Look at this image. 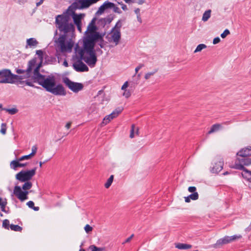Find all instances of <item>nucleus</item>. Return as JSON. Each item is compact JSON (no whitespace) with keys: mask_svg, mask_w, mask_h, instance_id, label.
<instances>
[{"mask_svg":"<svg viewBox=\"0 0 251 251\" xmlns=\"http://www.w3.org/2000/svg\"><path fill=\"white\" fill-rule=\"evenodd\" d=\"M50 92L55 95L60 96H65L66 94L64 87L61 84L55 85L52 88Z\"/></svg>","mask_w":251,"mask_h":251,"instance_id":"14","label":"nucleus"},{"mask_svg":"<svg viewBox=\"0 0 251 251\" xmlns=\"http://www.w3.org/2000/svg\"><path fill=\"white\" fill-rule=\"evenodd\" d=\"M157 72V70L155 69L152 72H149L145 74V78L146 79H149L151 75H154Z\"/></svg>","mask_w":251,"mask_h":251,"instance_id":"33","label":"nucleus"},{"mask_svg":"<svg viewBox=\"0 0 251 251\" xmlns=\"http://www.w3.org/2000/svg\"><path fill=\"white\" fill-rule=\"evenodd\" d=\"M13 193L21 201L28 199V192L27 191H22V188L19 186H15Z\"/></svg>","mask_w":251,"mask_h":251,"instance_id":"11","label":"nucleus"},{"mask_svg":"<svg viewBox=\"0 0 251 251\" xmlns=\"http://www.w3.org/2000/svg\"><path fill=\"white\" fill-rule=\"evenodd\" d=\"M38 83L50 92L52 88L55 86V79L53 76L49 75L46 77L45 75Z\"/></svg>","mask_w":251,"mask_h":251,"instance_id":"8","label":"nucleus"},{"mask_svg":"<svg viewBox=\"0 0 251 251\" xmlns=\"http://www.w3.org/2000/svg\"><path fill=\"white\" fill-rule=\"evenodd\" d=\"M27 165V163H21L19 162V167H25Z\"/></svg>","mask_w":251,"mask_h":251,"instance_id":"62","label":"nucleus"},{"mask_svg":"<svg viewBox=\"0 0 251 251\" xmlns=\"http://www.w3.org/2000/svg\"><path fill=\"white\" fill-rule=\"evenodd\" d=\"M112 8H113V11L115 13H117L118 14H121L122 12V11L120 10V9L118 7L116 6L115 4H114V6Z\"/></svg>","mask_w":251,"mask_h":251,"instance_id":"47","label":"nucleus"},{"mask_svg":"<svg viewBox=\"0 0 251 251\" xmlns=\"http://www.w3.org/2000/svg\"><path fill=\"white\" fill-rule=\"evenodd\" d=\"M175 247L179 250H188L192 248V245L179 243L175 244Z\"/></svg>","mask_w":251,"mask_h":251,"instance_id":"19","label":"nucleus"},{"mask_svg":"<svg viewBox=\"0 0 251 251\" xmlns=\"http://www.w3.org/2000/svg\"><path fill=\"white\" fill-rule=\"evenodd\" d=\"M134 12L137 16L140 15V9L139 8H136L134 10Z\"/></svg>","mask_w":251,"mask_h":251,"instance_id":"57","label":"nucleus"},{"mask_svg":"<svg viewBox=\"0 0 251 251\" xmlns=\"http://www.w3.org/2000/svg\"><path fill=\"white\" fill-rule=\"evenodd\" d=\"M36 61L35 59H32L28 62V67L26 70L17 69L16 73L20 74L24 73H26V76L25 77H29L30 75V73L33 70V67L35 66Z\"/></svg>","mask_w":251,"mask_h":251,"instance_id":"13","label":"nucleus"},{"mask_svg":"<svg viewBox=\"0 0 251 251\" xmlns=\"http://www.w3.org/2000/svg\"><path fill=\"white\" fill-rule=\"evenodd\" d=\"M188 191L189 192L194 193V192H196V188L195 186H190L188 188Z\"/></svg>","mask_w":251,"mask_h":251,"instance_id":"51","label":"nucleus"},{"mask_svg":"<svg viewBox=\"0 0 251 251\" xmlns=\"http://www.w3.org/2000/svg\"><path fill=\"white\" fill-rule=\"evenodd\" d=\"M32 152L31 153L29 154V155L31 156V157H32V156H33L37 152V147L36 146H33L32 147Z\"/></svg>","mask_w":251,"mask_h":251,"instance_id":"43","label":"nucleus"},{"mask_svg":"<svg viewBox=\"0 0 251 251\" xmlns=\"http://www.w3.org/2000/svg\"><path fill=\"white\" fill-rule=\"evenodd\" d=\"M64 83L70 90L75 93H77L83 88V85L82 83L72 81L68 78L64 80Z\"/></svg>","mask_w":251,"mask_h":251,"instance_id":"9","label":"nucleus"},{"mask_svg":"<svg viewBox=\"0 0 251 251\" xmlns=\"http://www.w3.org/2000/svg\"><path fill=\"white\" fill-rule=\"evenodd\" d=\"M105 9H105V7H104V6H103V4H102V5H101L100 7V8H99V10H98V13H101L103 12H104V11Z\"/></svg>","mask_w":251,"mask_h":251,"instance_id":"53","label":"nucleus"},{"mask_svg":"<svg viewBox=\"0 0 251 251\" xmlns=\"http://www.w3.org/2000/svg\"><path fill=\"white\" fill-rule=\"evenodd\" d=\"M188 196L192 200H197L199 199V194L197 192H194Z\"/></svg>","mask_w":251,"mask_h":251,"instance_id":"35","label":"nucleus"},{"mask_svg":"<svg viewBox=\"0 0 251 251\" xmlns=\"http://www.w3.org/2000/svg\"><path fill=\"white\" fill-rule=\"evenodd\" d=\"M137 21L140 23L141 24L142 22V19H141V15H138L137 16Z\"/></svg>","mask_w":251,"mask_h":251,"instance_id":"60","label":"nucleus"},{"mask_svg":"<svg viewBox=\"0 0 251 251\" xmlns=\"http://www.w3.org/2000/svg\"><path fill=\"white\" fill-rule=\"evenodd\" d=\"M206 48V46L203 44H199L196 48V50L194 51V52H197L201 51L202 50Z\"/></svg>","mask_w":251,"mask_h":251,"instance_id":"31","label":"nucleus"},{"mask_svg":"<svg viewBox=\"0 0 251 251\" xmlns=\"http://www.w3.org/2000/svg\"><path fill=\"white\" fill-rule=\"evenodd\" d=\"M6 132V124L5 123H2L1 125L0 132L4 135Z\"/></svg>","mask_w":251,"mask_h":251,"instance_id":"38","label":"nucleus"},{"mask_svg":"<svg viewBox=\"0 0 251 251\" xmlns=\"http://www.w3.org/2000/svg\"><path fill=\"white\" fill-rule=\"evenodd\" d=\"M222 128V126L220 124H216L211 126L210 130L208 132V134H212L215 132L218 131Z\"/></svg>","mask_w":251,"mask_h":251,"instance_id":"20","label":"nucleus"},{"mask_svg":"<svg viewBox=\"0 0 251 251\" xmlns=\"http://www.w3.org/2000/svg\"><path fill=\"white\" fill-rule=\"evenodd\" d=\"M112 120V119H111V117H109L108 115L105 116V118L103 119L102 123L104 125H106Z\"/></svg>","mask_w":251,"mask_h":251,"instance_id":"41","label":"nucleus"},{"mask_svg":"<svg viewBox=\"0 0 251 251\" xmlns=\"http://www.w3.org/2000/svg\"><path fill=\"white\" fill-rule=\"evenodd\" d=\"M230 34V31L228 29H226L221 34V37L222 38H226L228 35Z\"/></svg>","mask_w":251,"mask_h":251,"instance_id":"40","label":"nucleus"},{"mask_svg":"<svg viewBox=\"0 0 251 251\" xmlns=\"http://www.w3.org/2000/svg\"><path fill=\"white\" fill-rule=\"evenodd\" d=\"M251 165V158L245 157L238 158L235 162V168L239 170L244 169V165Z\"/></svg>","mask_w":251,"mask_h":251,"instance_id":"12","label":"nucleus"},{"mask_svg":"<svg viewBox=\"0 0 251 251\" xmlns=\"http://www.w3.org/2000/svg\"><path fill=\"white\" fill-rule=\"evenodd\" d=\"M123 96L126 98H128L131 96V92L129 90H124V92L123 94Z\"/></svg>","mask_w":251,"mask_h":251,"instance_id":"42","label":"nucleus"},{"mask_svg":"<svg viewBox=\"0 0 251 251\" xmlns=\"http://www.w3.org/2000/svg\"><path fill=\"white\" fill-rule=\"evenodd\" d=\"M6 111L9 112V114L13 115L16 114L18 112V110L16 108H11V109H4Z\"/></svg>","mask_w":251,"mask_h":251,"instance_id":"39","label":"nucleus"},{"mask_svg":"<svg viewBox=\"0 0 251 251\" xmlns=\"http://www.w3.org/2000/svg\"><path fill=\"white\" fill-rule=\"evenodd\" d=\"M6 204H7V201L5 199L4 200H3V202H2V203H1L0 205L1 211L4 212H5V213H7V212L5 210V207H6Z\"/></svg>","mask_w":251,"mask_h":251,"instance_id":"37","label":"nucleus"},{"mask_svg":"<svg viewBox=\"0 0 251 251\" xmlns=\"http://www.w3.org/2000/svg\"><path fill=\"white\" fill-rule=\"evenodd\" d=\"M36 54L39 56H41L43 55V52L41 50H38L36 51Z\"/></svg>","mask_w":251,"mask_h":251,"instance_id":"58","label":"nucleus"},{"mask_svg":"<svg viewBox=\"0 0 251 251\" xmlns=\"http://www.w3.org/2000/svg\"><path fill=\"white\" fill-rule=\"evenodd\" d=\"M71 122H68L66 124V126H65V127L67 128V129H69L71 127Z\"/></svg>","mask_w":251,"mask_h":251,"instance_id":"63","label":"nucleus"},{"mask_svg":"<svg viewBox=\"0 0 251 251\" xmlns=\"http://www.w3.org/2000/svg\"><path fill=\"white\" fill-rule=\"evenodd\" d=\"M133 236H134V234H132V235H131V236H130V237H129L128 238H127V239L125 241V242H124V243H123V244H124L126 243H128V242H129L131 241V240L132 239V238L133 237Z\"/></svg>","mask_w":251,"mask_h":251,"instance_id":"54","label":"nucleus"},{"mask_svg":"<svg viewBox=\"0 0 251 251\" xmlns=\"http://www.w3.org/2000/svg\"><path fill=\"white\" fill-rule=\"evenodd\" d=\"M25 84L27 85L30 86H33V84L32 82L29 81V80H26L25 81Z\"/></svg>","mask_w":251,"mask_h":251,"instance_id":"56","label":"nucleus"},{"mask_svg":"<svg viewBox=\"0 0 251 251\" xmlns=\"http://www.w3.org/2000/svg\"><path fill=\"white\" fill-rule=\"evenodd\" d=\"M75 25L81 24V15H77L73 12L72 16Z\"/></svg>","mask_w":251,"mask_h":251,"instance_id":"22","label":"nucleus"},{"mask_svg":"<svg viewBox=\"0 0 251 251\" xmlns=\"http://www.w3.org/2000/svg\"><path fill=\"white\" fill-rule=\"evenodd\" d=\"M229 237L230 239V242H231L236 240L241 239L242 237V236L241 235H234L233 236H229Z\"/></svg>","mask_w":251,"mask_h":251,"instance_id":"36","label":"nucleus"},{"mask_svg":"<svg viewBox=\"0 0 251 251\" xmlns=\"http://www.w3.org/2000/svg\"><path fill=\"white\" fill-rule=\"evenodd\" d=\"M95 19H93L89 24L87 29L85 32L83 39V47L89 52H92V50H95L94 47L97 41H103V36L97 31V27L95 25Z\"/></svg>","mask_w":251,"mask_h":251,"instance_id":"2","label":"nucleus"},{"mask_svg":"<svg viewBox=\"0 0 251 251\" xmlns=\"http://www.w3.org/2000/svg\"><path fill=\"white\" fill-rule=\"evenodd\" d=\"M118 4L121 5V7L122 9L124 11H126L127 10V6L123 3V2H118Z\"/></svg>","mask_w":251,"mask_h":251,"instance_id":"49","label":"nucleus"},{"mask_svg":"<svg viewBox=\"0 0 251 251\" xmlns=\"http://www.w3.org/2000/svg\"><path fill=\"white\" fill-rule=\"evenodd\" d=\"M84 229H85V231L86 233H88L89 232H90V231H92V230H93V228L92 227H91L90 225H86L84 227Z\"/></svg>","mask_w":251,"mask_h":251,"instance_id":"45","label":"nucleus"},{"mask_svg":"<svg viewBox=\"0 0 251 251\" xmlns=\"http://www.w3.org/2000/svg\"><path fill=\"white\" fill-rule=\"evenodd\" d=\"M220 42V39L219 37H217L215 38L213 40V44L215 45L219 43Z\"/></svg>","mask_w":251,"mask_h":251,"instance_id":"55","label":"nucleus"},{"mask_svg":"<svg viewBox=\"0 0 251 251\" xmlns=\"http://www.w3.org/2000/svg\"><path fill=\"white\" fill-rule=\"evenodd\" d=\"M27 205L30 208L33 209L34 211H38L39 207L34 206V203L32 201H29L26 203Z\"/></svg>","mask_w":251,"mask_h":251,"instance_id":"30","label":"nucleus"},{"mask_svg":"<svg viewBox=\"0 0 251 251\" xmlns=\"http://www.w3.org/2000/svg\"><path fill=\"white\" fill-rule=\"evenodd\" d=\"M77 26L78 30H79L80 32H81V24L75 25Z\"/></svg>","mask_w":251,"mask_h":251,"instance_id":"61","label":"nucleus"},{"mask_svg":"<svg viewBox=\"0 0 251 251\" xmlns=\"http://www.w3.org/2000/svg\"><path fill=\"white\" fill-rule=\"evenodd\" d=\"M128 86V81H126L124 83V84L123 85V86H122L121 89L122 90H127L126 88H127Z\"/></svg>","mask_w":251,"mask_h":251,"instance_id":"52","label":"nucleus"},{"mask_svg":"<svg viewBox=\"0 0 251 251\" xmlns=\"http://www.w3.org/2000/svg\"><path fill=\"white\" fill-rule=\"evenodd\" d=\"M26 44L30 47H35L37 45L38 42L35 38H31L26 40Z\"/></svg>","mask_w":251,"mask_h":251,"instance_id":"23","label":"nucleus"},{"mask_svg":"<svg viewBox=\"0 0 251 251\" xmlns=\"http://www.w3.org/2000/svg\"><path fill=\"white\" fill-rule=\"evenodd\" d=\"M211 13V10L210 9L205 11L203 14L202 21L203 22H206L210 17Z\"/></svg>","mask_w":251,"mask_h":251,"instance_id":"24","label":"nucleus"},{"mask_svg":"<svg viewBox=\"0 0 251 251\" xmlns=\"http://www.w3.org/2000/svg\"><path fill=\"white\" fill-rule=\"evenodd\" d=\"M230 242H231L229 236H226L224 238L219 239L215 244L214 246L215 247H218L224 244H226Z\"/></svg>","mask_w":251,"mask_h":251,"instance_id":"18","label":"nucleus"},{"mask_svg":"<svg viewBox=\"0 0 251 251\" xmlns=\"http://www.w3.org/2000/svg\"><path fill=\"white\" fill-rule=\"evenodd\" d=\"M69 16L65 14L58 15L55 18L56 26L64 35L74 31V25L69 22Z\"/></svg>","mask_w":251,"mask_h":251,"instance_id":"3","label":"nucleus"},{"mask_svg":"<svg viewBox=\"0 0 251 251\" xmlns=\"http://www.w3.org/2000/svg\"><path fill=\"white\" fill-rule=\"evenodd\" d=\"M19 162L18 159L17 160L12 161L10 164L11 168L16 170L19 167Z\"/></svg>","mask_w":251,"mask_h":251,"instance_id":"26","label":"nucleus"},{"mask_svg":"<svg viewBox=\"0 0 251 251\" xmlns=\"http://www.w3.org/2000/svg\"><path fill=\"white\" fill-rule=\"evenodd\" d=\"M237 155L241 157H245L251 155V147L249 146L242 149L237 153Z\"/></svg>","mask_w":251,"mask_h":251,"instance_id":"16","label":"nucleus"},{"mask_svg":"<svg viewBox=\"0 0 251 251\" xmlns=\"http://www.w3.org/2000/svg\"><path fill=\"white\" fill-rule=\"evenodd\" d=\"M25 183L23 184L22 186V189L24 191H27L31 188L32 186V184L31 182L28 181L25 182Z\"/></svg>","mask_w":251,"mask_h":251,"instance_id":"25","label":"nucleus"},{"mask_svg":"<svg viewBox=\"0 0 251 251\" xmlns=\"http://www.w3.org/2000/svg\"><path fill=\"white\" fill-rule=\"evenodd\" d=\"M99 0H76L74 3V5L77 8H87L91 5L96 3Z\"/></svg>","mask_w":251,"mask_h":251,"instance_id":"10","label":"nucleus"},{"mask_svg":"<svg viewBox=\"0 0 251 251\" xmlns=\"http://www.w3.org/2000/svg\"><path fill=\"white\" fill-rule=\"evenodd\" d=\"M144 66V64H140L138 66H137L135 69L136 74Z\"/></svg>","mask_w":251,"mask_h":251,"instance_id":"50","label":"nucleus"},{"mask_svg":"<svg viewBox=\"0 0 251 251\" xmlns=\"http://www.w3.org/2000/svg\"><path fill=\"white\" fill-rule=\"evenodd\" d=\"M127 3H134L135 0H124Z\"/></svg>","mask_w":251,"mask_h":251,"instance_id":"59","label":"nucleus"},{"mask_svg":"<svg viewBox=\"0 0 251 251\" xmlns=\"http://www.w3.org/2000/svg\"><path fill=\"white\" fill-rule=\"evenodd\" d=\"M89 249L91 251H102L103 250V248H98L96 247L95 245H91L89 247Z\"/></svg>","mask_w":251,"mask_h":251,"instance_id":"32","label":"nucleus"},{"mask_svg":"<svg viewBox=\"0 0 251 251\" xmlns=\"http://www.w3.org/2000/svg\"><path fill=\"white\" fill-rule=\"evenodd\" d=\"M10 228L11 230L15 231H21L22 230V227L17 225L11 224Z\"/></svg>","mask_w":251,"mask_h":251,"instance_id":"27","label":"nucleus"},{"mask_svg":"<svg viewBox=\"0 0 251 251\" xmlns=\"http://www.w3.org/2000/svg\"><path fill=\"white\" fill-rule=\"evenodd\" d=\"M31 156L28 155H24L20 158H18V160L20 161H22L24 160H28L29 159L31 158Z\"/></svg>","mask_w":251,"mask_h":251,"instance_id":"44","label":"nucleus"},{"mask_svg":"<svg viewBox=\"0 0 251 251\" xmlns=\"http://www.w3.org/2000/svg\"><path fill=\"white\" fill-rule=\"evenodd\" d=\"M40 65H39L38 66L36 67V68L34 70L33 72V78L34 80V82H37V83L42 79L43 78V77L45 76L44 75H41L39 73V69Z\"/></svg>","mask_w":251,"mask_h":251,"instance_id":"17","label":"nucleus"},{"mask_svg":"<svg viewBox=\"0 0 251 251\" xmlns=\"http://www.w3.org/2000/svg\"><path fill=\"white\" fill-rule=\"evenodd\" d=\"M75 51L78 60L75 61L73 67L78 72H88L89 68L82 61L84 60L90 67H93L97 61L95 50H92V52H89L84 48L76 45Z\"/></svg>","mask_w":251,"mask_h":251,"instance_id":"1","label":"nucleus"},{"mask_svg":"<svg viewBox=\"0 0 251 251\" xmlns=\"http://www.w3.org/2000/svg\"><path fill=\"white\" fill-rule=\"evenodd\" d=\"M245 173L247 174L249 176H251L250 177L248 178L249 181V186L251 188V171H245Z\"/></svg>","mask_w":251,"mask_h":251,"instance_id":"48","label":"nucleus"},{"mask_svg":"<svg viewBox=\"0 0 251 251\" xmlns=\"http://www.w3.org/2000/svg\"><path fill=\"white\" fill-rule=\"evenodd\" d=\"M66 35H62L57 39V47L62 52H71L73 44L71 42H66Z\"/></svg>","mask_w":251,"mask_h":251,"instance_id":"6","label":"nucleus"},{"mask_svg":"<svg viewBox=\"0 0 251 251\" xmlns=\"http://www.w3.org/2000/svg\"><path fill=\"white\" fill-rule=\"evenodd\" d=\"M21 79H22L21 76L12 74L9 69H3L0 70V83L15 84Z\"/></svg>","mask_w":251,"mask_h":251,"instance_id":"5","label":"nucleus"},{"mask_svg":"<svg viewBox=\"0 0 251 251\" xmlns=\"http://www.w3.org/2000/svg\"><path fill=\"white\" fill-rule=\"evenodd\" d=\"M36 168L28 171H22L16 174V178L21 182H25L30 180L35 175Z\"/></svg>","mask_w":251,"mask_h":251,"instance_id":"7","label":"nucleus"},{"mask_svg":"<svg viewBox=\"0 0 251 251\" xmlns=\"http://www.w3.org/2000/svg\"><path fill=\"white\" fill-rule=\"evenodd\" d=\"M10 225L9 224V221L7 219L3 220L2 223V226L6 229H9Z\"/></svg>","mask_w":251,"mask_h":251,"instance_id":"34","label":"nucleus"},{"mask_svg":"<svg viewBox=\"0 0 251 251\" xmlns=\"http://www.w3.org/2000/svg\"><path fill=\"white\" fill-rule=\"evenodd\" d=\"M185 201L186 202H189L190 201V199L189 196L185 197Z\"/></svg>","mask_w":251,"mask_h":251,"instance_id":"64","label":"nucleus"},{"mask_svg":"<svg viewBox=\"0 0 251 251\" xmlns=\"http://www.w3.org/2000/svg\"><path fill=\"white\" fill-rule=\"evenodd\" d=\"M103 6H104L106 9H111L114 6V3L107 0L103 3Z\"/></svg>","mask_w":251,"mask_h":251,"instance_id":"29","label":"nucleus"},{"mask_svg":"<svg viewBox=\"0 0 251 251\" xmlns=\"http://www.w3.org/2000/svg\"><path fill=\"white\" fill-rule=\"evenodd\" d=\"M135 126L132 125L131 126V129L130 130V137L133 138L134 137V131L135 129Z\"/></svg>","mask_w":251,"mask_h":251,"instance_id":"46","label":"nucleus"},{"mask_svg":"<svg viewBox=\"0 0 251 251\" xmlns=\"http://www.w3.org/2000/svg\"><path fill=\"white\" fill-rule=\"evenodd\" d=\"M123 21L124 20H119L106 36V39L109 43H114L116 46L119 44L121 38V28Z\"/></svg>","mask_w":251,"mask_h":251,"instance_id":"4","label":"nucleus"},{"mask_svg":"<svg viewBox=\"0 0 251 251\" xmlns=\"http://www.w3.org/2000/svg\"><path fill=\"white\" fill-rule=\"evenodd\" d=\"M123 110V108L122 107H118L109 114V117H111V119H113L114 118L118 117Z\"/></svg>","mask_w":251,"mask_h":251,"instance_id":"21","label":"nucleus"},{"mask_svg":"<svg viewBox=\"0 0 251 251\" xmlns=\"http://www.w3.org/2000/svg\"><path fill=\"white\" fill-rule=\"evenodd\" d=\"M223 165L224 161L221 159L218 161L215 162V164L212 168L211 172L213 173H218L223 169Z\"/></svg>","mask_w":251,"mask_h":251,"instance_id":"15","label":"nucleus"},{"mask_svg":"<svg viewBox=\"0 0 251 251\" xmlns=\"http://www.w3.org/2000/svg\"><path fill=\"white\" fill-rule=\"evenodd\" d=\"M114 178V176L111 175L109 178L107 180V181L104 184V186L106 188H108L111 185Z\"/></svg>","mask_w":251,"mask_h":251,"instance_id":"28","label":"nucleus"}]
</instances>
